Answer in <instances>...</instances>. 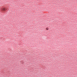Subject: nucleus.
I'll return each mask as SVG.
<instances>
[{
    "mask_svg": "<svg viewBox=\"0 0 77 77\" xmlns=\"http://www.w3.org/2000/svg\"><path fill=\"white\" fill-rule=\"evenodd\" d=\"M1 9L2 11H4V12H5V11H6V8H1Z\"/></svg>",
    "mask_w": 77,
    "mask_h": 77,
    "instance_id": "nucleus-1",
    "label": "nucleus"
},
{
    "mask_svg": "<svg viewBox=\"0 0 77 77\" xmlns=\"http://www.w3.org/2000/svg\"><path fill=\"white\" fill-rule=\"evenodd\" d=\"M46 30H48V29L47 28H46Z\"/></svg>",
    "mask_w": 77,
    "mask_h": 77,
    "instance_id": "nucleus-2",
    "label": "nucleus"
}]
</instances>
